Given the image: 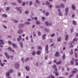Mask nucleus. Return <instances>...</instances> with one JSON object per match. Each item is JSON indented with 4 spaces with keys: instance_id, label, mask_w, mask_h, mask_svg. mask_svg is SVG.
Listing matches in <instances>:
<instances>
[{
    "instance_id": "nucleus-37",
    "label": "nucleus",
    "mask_w": 78,
    "mask_h": 78,
    "mask_svg": "<svg viewBox=\"0 0 78 78\" xmlns=\"http://www.w3.org/2000/svg\"><path fill=\"white\" fill-rule=\"evenodd\" d=\"M32 4H33V2L30 1L29 2V5H30V6H31V5H32Z\"/></svg>"
},
{
    "instance_id": "nucleus-16",
    "label": "nucleus",
    "mask_w": 78,
    "mask_h": 78,
    "mask_svg": "<svg viewBox=\"0 0 78 78\" xmlns=\"http://www.w3.org/2000/svg\"><path fill=\"white\" fill-rule=\"evenodd\" d=\"M30 58L27 57L26 59H24V61L26 62H27L28 61H29V60H30Z\"/></svg>"
},
{
    "instance_id": "nucleus-25",
    "label": "nucleus",
    "mask_w": 78,
    "mask_h": 78,
    "mask_svg": "<svg viewBox=\"0 0 78 78\" xmlns=\"http://www.w3.org/2000/svg\"><path fill=\"white\" fill-rule=\"evenodd\" d=\"M44 31L45 32H47V33L49 32V30L46 28H44Z\"/></svg>"
},
{
    "instance_id": "nucleus-49",
    "label": "nucleus",
    "mask_w": 78,
    "mask_h": 78,
    "mask_svg": "<svg viewBox=\"0 0 78 78\" xmlns=\"http://www.w3.org/2000/svg\"><path fill=\"white\" fill-rule=\"evenodd\" d=\"M36 54V52L35 51H33L32 53V55H34Z\"/></svg>"
},
{
    "instance_id": "nucleus-13",
    "label": "nucleus",
    "mask_w": 78,
    "mask_h": 78,
    "mask_svg": "<svg viewBox=\"0 0 78 78\" xmlns=\"http://www.w3.org/2000/svg\"><path fill=\"white\" fill-rule=\"evenodd\" d=\"M59 52L57 51L56 52V54L55 55V56L58 57V56H59Z\"/></svg>"
},
{
    "instance_id": "nucleus-6",
    "label": "nucleus",
    "mask_w": 78,
    "mask_h": 78,
    "mask_svg": "<svg viewBox=\"0 0 78 78\" xmlns=\"http://www.w3.org/2000/svg\"><path fill=\"white\" fill-rule=\"evenodd\" d=\"M23 33V30L22 29H19L17 32L18 34H22Z\"/></svg>"
},
{
    "instance_id": "nucleus-64",
    "label": "nucleus",
    "mask_w": 78,
    "mask_h": 78,
    "mask_svg": "<svg viewBox=\"0 0 78 78\" xmlns=\"http://www.w3.org/2000/svg\"><path fill=\"white\" fill-rule=\"evenodd\" d=\"M0 42H3V40L2 39L0 40Z\"/></svg>"
},
{
    "instance_id": "nucleus-40",
    "label": "nucleus",
    "mask_w": 78,
    "mask_h": 78,
    "mask_svg": "<svg viewBox=\"0 0 78 78\" xmlns=\"http://www.w3.org/2000/svg\"><path fill=\"white\" fill-rule=\"evenodd\" d=\"M70 74L69 76V78H72V76H73V74Z\"/></svg>"
},
{
    "instance_id": "nucleus-56",
    "label": "nucleus",
    "mask_w": 78,
    "mask_h": 78,
    "mask_svg": "<svg viewBox=\"0 0 78 78\" xmlns=\"http://www.w3.org/2000/svg\"><path fill=\"white\" fill-rule=\"evenodd\" d=\"M13 22L14 23H17V20H14L13 21Z\"/></svg>"
},
{
    "instance_id": "nucleus-19",
    "label": "nucleus",
    "mask_w": 78,
    "mask_h": 78,
    "mask_svg": "<svg viewBox=\"0 0 78 78\" xmlns=\"http://www.w3.org/2000/svg\"><path fill=\"white\" fill-rule=\"evenodd\" d=\"M47 35V34H44L42 37V38H43V39H45V36H46V35Z\"/></svg>"
},
{
    "instance_id": "nucleus-58",
    "label": "nucleus",
    "mask_w": 78,
    "mask_h": 78,
    "mask_svg": "<svg viewBox=\"0 0 78 78\" xmlns=\"http://www.w3.org/2000/svg\"><path fill=\"white\" fill-rule=\"evenodd\" d=\"M50 78H55V76H53L50 75Z\"/></svg>"
},
{
    "instance_id": "nucleus-23",
    "label": "nucleus",
    "mask_w": 78,
    "mask_h": 78,
    "mask_svg": "<svg viewBox=\"0 0 78 78\" xmlns=\"http://www.w3.org/2000/svg\"><path fill=\"white\" fill-rule=\"evenodd\" d=\"M62 57L63 60H64V59H65V58H66V55H65V54H63Z\"/></svg>"
},
{
    "instance_id": "nucleus-15",
    "label": "nucleus",
    "mask_w": 78,
    "mask_h": 78,
    "mask_svg": "<svg viewBox=\"0 0 78 78\" xmlns=\"http://www.w3.org/2000/svg\"><path fill=\"white\" fill-rule=\"evenodd\" d=\"M61 62H62V61H58L56 63V64H57V65H59V64H61Z\"/></svg>"
},
{
    "instance_id": "nucleus-2",
    "label": "nucleus",
    "mask_w": 78,
    "mask_h": 78,
    "mask_svg": "<svg viewBox=\"0 0 78 78\" xmlns=\"http://www.w3.org/2000/svg\"><path fill=\"white\" fill-rule=\"evenodd\" d=\"M22 7H16L15 8L18 11H20V13H21L22 12Z\"/></svg>"
},
{
    "instance_id": "nucleus-34",
    "label": "nucleus",
    "mask_w": 78,
    "mask_h": 78,
    "mask_svg": "<svg viewBox=\"0 0 78 78\" xmlns=\"http://www.w3.org/2000/svg\"><path fill=\"white\" fill-rule=\"evenodd\" d=\"M61 37H59L58 38L57 41L58 42H60V41H61Z\"/></svg>"
},
{
    "instance_id": "nucleus-30",
    "label": "nucleus",
    "mask_w": 78,
    "mask_h": 78,
    "mask_svg": "<svg viewBox=\"0 0 78 78\" xmlns=\"http://www.w3.org/2000/svg\"><path fill=\"white\" fill-rule=\"evenodd\" d=\"M2 17H4L5 18H6L7 17V16L5 14L2 15Z\"/></svg>"
},
{
    "instance_id": "nucleus-27",
    "label": "nucleus",
    "mask_w": 78,
    "mask_h": 78,
    "mask_svg": "<svg viewBox=\"0 0 78 78\" xmlns=\"http://www.w3.org/2000/svg\"><path fill=\"white\" fill-rule=\"evenodd\" d=\"M25 69L27 71H29V70H30V68L26 66L25 67Z\"/></svg>"
},
{
    "instance_id": "nucleus-48",
    "label": "nucleus",
    "mask_w": 78,
    "mask_h": 78,
    "mask_svg": "<svg viewBox=\"0 0 78 78\" xmlns=\"http://www.w3.org/2000/svg\"><path fill=\"white\" fill-rule=\"evenodd\" d=\"M9 73H12V72H13V70L12 69H10L9 71Z\"/></svg>"
},
{
    "instance_id": "nucleus-11",
    "label": "nucleus",
    "mask_w": 78,
    "mask_h": 78,
    "mask_svg": "<svg viewBox=\"0 0 78 78\" xmlns=\"http://www.w3.org/2000/svg\"><path fill=\"white\" fill-rule=\"evenodd\" d=\"M21 39H22V36L21 35H20L19 37H18L17 39V41L18 42H19L20 40H21Z\"/></svg>"
},
{
    "instance_id": "nucleus-53",
    "label": "nucleus",
    "mask_w": 78,
    "mask_h": 78,
    "mask_svg": "<svg viewBox=\"0 0 78 78\" xmlns=\"http://www.w3.org/2000/svg\"><path fill=\"white\" fill-rule=\"evenodd\" d=\"M55 73L56 76H58L59 75V73L58 72H56V73Z\"/></svg>"
},
{
    "instance_id": "nucleus-55",
    "label": "nucleus",
    "mask_w": 78,
    "mask_h": 78,
    "mask_svg": "<svg viewBox=\"0 0 78 78\" xmlns=\"http://www.w3.org/2000/svg\"><path fill=\"white\" fill-rule=\"evenodd\" d=\"M70 63L71 65H73V64L74 63V62H73V61H72Z\"/></svg>"
},
{
    "instance_id": "nucleus-12",
    "label": "nucleus",
    "mask_w": 78,
    "mask_h": 78,
    "mask_svg": "<svg viewBox=\"0 0 78 78\" xmlns=\"http://www.w3.org/2000/svg\"><path fill=\"white\" fill-rule=\"evenodd\" d=\"M69 39V35L67 34L65 36V40L66 41H67Z\"/></svg>"
},
{
    "instance_id": "nucleus-32",
    "label": "nucleus",
    "mask_w": 78,
    "mask_h": 78,
    "mask_svg": "<svg viewBox=\"0 0 78 78\" xmlns=\"http://www.w3.org/2000/svg\"><path fill=\"white\" fill-rule=\"evenodd\" d=\"M18 3H21L22 2V1L21 0H17Z\"/></svg>"
},
{
    "instance_id": "nucleus-35",
    "label": "nucleus",
    "mask_w": 78,
    "mask_h": 78,
    "mask_svg": "<svg viewBox=\"0 0 78 78\" xmlns=\"http://www.w3.org/2000/svg\"><path fill=\"white\" fill-rule=\"evenodd\" d=\"M60 7H61V8H64V5L63 4H61L60 5Z\"/></svg>"
},
{
    "instance_id": "nucleus-63",
    "label": "nucleus",
    "mask_w": 78,
    "mask_h": 78,
    "mask_svg": "<svg viewBox=\"0 0 78 78\" xmlns=\"http://www.w3.org/2000/svg\"><path fill=\"white\" fill-rule=\"evenodd\" d=\"M7 4V2L5 1L4 2V5H6Z\"/></svg>"
},
{
    "instance_id": "nucleus-17",
    "label": "nucleus",
    "mask_w": 78,
    "mask_h": 78,
    "mask_svg": "<svg viewBox=\"0 0 78 78\" xmlns=\"http://www.w3.org/2000/svg\"><path fill=\"white\" fill-rule=\"evenodd\" d=\"M55 71H54V73H56V72H58V68H55L54 69Z\"/></svg>"
},
{
    "instance_id": "nucleus-7",
    "label": "nucleus",
    "mask_w": 78,
    "mask_h": 78,
    "mask_svg": "<svg viewBox=\"0 0 78 78\" xmlns=\"http://www.w3.org/2000/svg\"><path fill=\"white\" fill-rule=\"evenodd\" d=\"M69 12V9L68 8H66L65 10V12L66 13L65 15L66 16H67V14H68V12Z\"/></svg>"
},
{
    "instance_id": "nucleus-3",
    "label": "nucleus",
    "mask_w": 78,
    "mask_h": 78,
    "mask_svg": "<svg viewBox=\"0 0 78 78\" xmlns=\"http://www.w3.org/2000/svg\"><path fill=\"white\" fill-rule=\"evenodd\" d=\"M15 67L16 69H19L20 67V65H19V63H16L15 64Z\"/></svg>"
},
{
    "instance_id": "nucleus-31",
    "label": "nucleus",
    "mask_w": 78,
    "mask_h": 78,
    "mask_svg": "<svg viewBox=\"0 0 78 78\" xmlns=\"http://www.w3.org/2000/svg\"><path fill=\"white\" fill-rule=\"evenodd\" d=\"M40 23H41L39 21H36V24H37V25H39Z\"/></svg>"
},
{
    "instance_id": "nucleus-10",
    "label": "nucleus",
    "mask_w": 78,
    "mask_h": 78,
    "mask_svg": "<svg viewBox=\"0 0 78 78\" xmlns=\"http://www.w3.org/2000/svg\"><path fill=\"white\" fill-rule=\"evenodd\" d=\"M76 72H77V69H74V70L72 72V74H74Z\"/></svg>"
},
{
    "instance_id": "nucleus-24",
    "label": "nucleus",
    "mask_w": 78,
    "mask_h": 78,
    "mask_svg": "<svg viewBox=\"0 0 78 78\" xmlns=\"http://www.w3.org/2000/svg\"><path fill=\"white\" fill-rule=\"evenodd\" d=\"M41 51H38L36 52V54L37 55H39L40 54H41Z\"/></svg>"
},
{
    "instance_id": "nucleus-21",
    "label": "nucleus",
    "mask_w": 78,
    "mask_h": 78,
    "mask_svg": "<svg viewBox=\"0 0 78 78\" xmlns=\"http://www.w3.org/2000/svg\"><path fill=\"white\" fill-rule=\"evenodd\" d=\"M73 49H71V52L69 53V55H73Z\"/></svg>"
},
{
    "instance_id": "nucleus-4",
    "label": "nucleus",
    "mask_w": 78,
    "mask_h": 78,
    "mask_svg": "<svg viewBox=\"0 0 78 78\" xmlns=\"http://www.w3.org/2000/svg\"><path fill=\"white\" fill-rule=\"evenodd\" d=\"M4 55L6 56V58L7 59H10V56H9V55H8V53H7V52H5L4 53Z\"/></svg>"
},
{
    "instance_id": "nucleus-22",
    "label": "nucleus",
    "mask_w": 78,
    "mask_h": 78,
    "mask_svg": "<svg viewBox=\"0 0 78 78\" xmlns=\"http://www.w3.org/2000/svg\"><path fill=\"white\" fill-rule=\"evenodd\" d=\"M20 45L21 48H23V43H22V42H20Z\"/></svg>"
},
{
    "instance_id": "nucleus-60",
    "label": "nucleus",
    "mask_w": 78,
    "mask_h": 78,
    "mask_svg": "<svg viewBox=\"0 0 78 78\" xmlns=\"http://www.w3.org/2000/svg\"><path fill=\"white\" fill-rule=\"evenodd\" d=\"M25 2H24L22 4V6H25Z\"/></svg>"
},
{
    "instance_id": "nucleus-45",
    "label": "nucleus",
    "mask_w": 78,
    "mask_h": 78,
    "mask_svg": "<svg viewBox=\"0 0 78 78\" xmlns=\"http://www.w3.org/2000/svg\"><path fill=\"white\" fill-rule=\"evenodd\" d=\"M55 36V34L54 33L51 35V37H54V36Z\"/></svg>"
},
{
    "instance_id": "nucleus-54",
    "label": "nucleus",
    "mask_w": 78,
    "mask_h": 78,
    "mask_svg": "<svg viewBox=\"0 0 78 78\" xmlns=\"http://www.w3.org/2000/svg\"><path fill=\"white\" fill-rule=\"evenodd\" d=\"M50 2H48V1H47L46 2V3L47 5H48L50 4Z\"/></svg>"
},
{
    "instance_id": "nucleus-39",
    "label": "nucleus",
    "mask_w": 78,
    "mask_h": 78,
    "mask_svg": "<svg viewBox=\"0 0 78 78\" xmlns=\"http://www.w3.org/2000/svg\"><path fill=\"white\" fill-rule=\"evenodd\" d=\"M25 23L26 25H29V24H30V22H25Z\"/></svg>"
},
{
    "instance_id": "nucleus-29",
    "label": "nucleus",
    "mask_w": 78,
    "mask_h": 78,
    "mask_svg": "<svg viewBox=\"0 0 78 78\" xmlns=\"http://www.w3.org/2000/svg\"><path fill=\"white\" fill-rule=\"evenodd\" d=\"M10 75V73L9 72H7L6 73V76H9Z\"/></svg>"
},
{
    "instance_id": "nucleus-20",
    "label": "nucleus",
    "mask_w": 78,
    "mask_h": 78,
    "mask_svg": "<svg viewBox=\"0 0 78 78\" xmlns=\"http://www.w3.org/2000/svg\"><path fill=\"white\" fill-rule=\"evenodd\" d=\"M45 50L46 51H48V45L47 44L45 48Z\"/></svg>"
},
{
    "instance_id": "nucleus-33",
    "label": "nucleus",
    "mask_w": 78,
    "mask_h": 78,
    "mask_svg": "<svg viewBox=\"0 0 78 78\" xmlns=\"http://www.w3.org/2000/svg\"><path fill=\"white\" fill-rule=\"evenodd\" d=\"M73 23L74 25H76V22L75 21H73Z\"/></svg>"
},
{
    "instance_id": "nucleus-36",
    "label": "nucleus",
    "mask_w": 78,
    "mask_h": 78,
    "mask_svg": "<svg viewBox=\"0 0 78 78\" xmlns=\"http://www.w3.org/2000/svg\"><path fill=\"white\" fill-rule=\"evenodd\" d=\"M29 13V11H26L25 12V14H28Z\"/></svg>"
},
{
    "instance_id": "nucleus-57",
    "label": "nucleus",
    "mask_w": 78,
    "mask_h": 78,
    "mask_svg": "<svg viewBox=\"0 0 78 78\" xmlns=\"http://www.w3.org/2000/svg\"><path fill=\"white\" fill-rule=\"evenodd\" d=\"M74 54H75V56L76 57H76L78 56V55H77V53H75Z\"/></svg>"
},
{
    "instance_id": "nucleus-14",
    "label": "nucleus",
    "mask_w": 78,
    "mask_h": 78,
    "mask_svg": "<svg viewBox=\"0 0 78 78\" xmlns=\"http://www.w3.org/2000/svg\"><path fill=\"white\" fill-rule=\"evenodd\" d=\"M4 45L5 44L4 43V42H0V47H1V48H3V46L2 45Z\"/></svg>"
},
{
    "instance_id": "nucleus-47",
    "label": "nucleus",
    "mask_w": 78,
    "mask_h": 78,
    "mask_svg": "<svg viewBox=\"0 0 78 78\" xmlns=\"http://www.w3.org/2000/svg\"><path fill=\"white\" fill-rule=\"evenodd\" d=\"M38 50H42V47L41 46H38Z\"/></svg>"
},
{
    "instance_id": "nucleus-26",
    "label": "nucleus",
    "mask_w": 78,
    "mask_h": 78,
    "mask_svg": "<svg viewBox=\"0 0 78 78\" xmlns=\"http://www.w3.org/2000/svg\"><path fill=\"white\" fill-rule=\"evenodd\" d=\"M72 7L73 9V10H75L76 9L75 6L74 5H73L72 6Z\"/></svg>"
},
{
    "instance_id": "nucleus-28",
    "label": "nucleus",
    "mask_w": 78,
    "mask_h": 78,
    "mask_svg": "<svg viewBox=\"0 0 78 78\" xmlns=\"http://www.w3.org/2000/svg\"><path fill=\"white\" fill-rule=\"evenodd\" d=\"M10 9V7H7L6 8V10L7 11H8Z\"/></svg>"
},
{
    "instance_id": "nucleus-38",
    "label": "nucleus",
    "mask_w": 78,
    "mask_h": 78,
    "mask_svg": "<svg viewBox=\"0 0 78 78\" xmlns=\"http://www.w3.org/2000/svg\"><path fill=\"white\" fill-rule=\"evenodd\" d=\"M35 2L36 3H40V1L38 0H36L35 1Z\"/></svg>"
},
{
    "instance_id": "nucleus-62",
    "label": "nucleus",
    "mask_w": 78,
    "mask_h": 78,
    "mask_svg": "<svg viewBox=\"0 0 78 78\" xmlns=\"http://www.w3.org/2000/svg\"><path fill=\"white\" fill-rule=\"evenodd\" d=\"M47 58H48V55L46 56L45 57V60H47Z\"/></svg>"
},
{
    "instance_id": "nucleus-59",
    "label": "nucleus",
    "mask_w": 78,
    "mask_h": 78,
    "mask_svg": "<svg viewBox=\"0 0 78 78\" xmlns=\"http://www.w3.org/2000/svg\"><path fill=\"white\" fill-rule=\"evenodd\" d=\"M27 21H28V22H30L31 21V20L30 19H28L27 20Z\"/></svg>"
},
{
    "instance_id": "nucleus-5",
    "label": "nucleus",
    "mask_w": 78,
    "mask_h": 78,
    "mask_svg": "<svg viewBox=\"0 0 78 78\" xmlns=\"http://www.w3.org/2000/svg\"><path fill=\"white\" fill-rule=\"evenodd\" d=\"M58 14H59V16H62L63 14L62 12H61V9H58Z\"/></svg>"
},
{
    "instance_id": "nucleus-51",
    "label": "nucleus",
    "mask_w": 78,
    "mask_h": 78,
    "mask_svg": "<svg viewBox=\"0 0 78 78\" xmlns=\"http://www.w3.org/2000/svg\"><path fill=\"white\" fill-rule=\"evenodd\" d=\"M48 6H49V8H51V7H52V6H53L52 5H51V4H49L48 5Z\"/></svg>"
},
{
    "instance_id": "nucleus-41",
    "label": "nucleus",
    "mask_w": 78,
    "mask_h": 78,
    "mask_svg": "<svg viewBox=\"0 0 78 78\" xmlns=\"http://www.w3.org/2000/svg\"><path fill=\"white\" fill-rule=\"evenodd\" d=\"M52 67H53V68L54 69H56V68H56V65H53V66H52Z\"/></svg>"
},
{
    "instance_id": "nucleus-18",
    "label": "nucleus",
    "mask_w": 78,
    "mask_h": 78,
    "mask_svg": "<svg viewBox=\"0 0 78 78\" xmlns=\"http://www.w3.org/2000/svg\"><path fill=\"white\" fill-rule=\"evenodd\" d=\"M12 45L13 47L14 48H17V46L16 45V44H12Z\"/></svg>"
},
{
    "instance_id": "nucleus-1",
    "label": "nucleus",
    "mask_w": 78,
    "mask_h": 78,
    "mask_svg": "<svg viewBox=\"0 0 78 78\" xmlns=\"http://www.w3.org/2000/svg\"><path fill=\"white\" fill-rule=\"evenodd\" d=\"M77 41V39L76 38H74L73 40V41H71V42L69 44V45H70L71 46H69V48H70L71 47H73V44H75V41Z\"/></svg>"
},
{
    "instance_id": "nucleus-50",
    "label": "nucleus",
    "mask_w": 78,
    "mask_h": 78,
    "mask_svg": "<svg viewBox=\"0 0 78 78\" xmlns=\"http://www.w3.org/2000/svg\"><path fill=\"white\" fill-rule=\"evenodd\" d=\"M33 36H34V37H36V34H35V32H34L33 33Z\"/></svg>"
},
{
    "instance_id": "nucleus-46",
    "label": "nucleus",
    "mask_w": 78,
    "mask_h": 78,
    "mask_svg": "<svg viewBox=\"0 0 78 78\" xmlns=\"http://www.w3.org/2000/svg\"><path fill=\"white\" fill-rule=\"evenodd\" d=\"M21 61L23 63V64H24L25 62H24V59H23V58H21Z\"/></svg>"
},
{
    "instance_id": "nucleus-42",
    "label": "nucleus",
    "mask_w": 78,
    "mask_h": 78,
    "mask_svg": "<svg viewBox=\"0 0 78 78\" xmlns=\"http://www.w3.org/2000/svg\"><path fill=\"white\" fill-rule=\"evenodd\" d=\"M56 8H58V9L59 8H61V6H59V5H56Z\"/></svg>"
},
{
    "instance_id": "nucleus-44",
    "label": "nucleus",
    "mask_w": 78,
    "mask_h": 78,
    "mask_svg": "<svg viewBox=\"0 0 78 78\" xmlns=\"http://www.w3.org/2000/svg\"><path fill=\"white\" fill-rule=\"evenodd\" d=\"M45 24L47 25V26H48L49 25V24H48V22L46 21L45 23Z\"/></svg>"
},
{
    "instance_id": "nucleus-52",
    "label": "nucleus",
    "mask_w": 78,
    "mask_h": 78,
    "mask_svg": "<svg viewBox=\"0 0 78 78\" xmlns=\"http://www.w3.org/2000/svg\"><path fill=\"white\" fill-rule=\"evenodd\" d=\"M39 65V63L38 62H37L35 63V64L34 65L35 66H37Z\"/></svg>"
},
{
    "instance_id": "nucleus-8",
    "label": "nucleus",
    "mask_w": 78,
    "mask_h": 78,
    "mask_svg": "<svg viewBox=\"0 0 78 78\" xmlns=\"http://www.w3.org/2000/svg\"><path fill=\"white\" fill-rule=\"evenodd\" d=\"M24 27V24L23 23H21L20 24L18 27L19 28H23Z\"/></svg>"
},
{
    "instance_id": "nucleus-43",
    "label": "nucleus",
    "mask_w": 78,
    "mask_h": 78,
    "mask_svg": "<svg viewBox=\"0 0 78 78\" xmlns=\"http://www.w3.org/2000/svg\"><path fill=\"white\" fill-rule=\"evenodd\" d=\"M45 15L46 16H48L49 15V13L48 12H46L45 14Z\"/></svg>"
},
{
    "instance_id": "nucleus-9",
    "label": "nucleus",
    "mask_w": 78,
    "mask_h": 78,
    "mask_svg": "<svg viewBox=\"0 0 78 78\" xmlns=\"http://www.w3.org/2000/svg\"><path fill=\"white\" fill-rule=\"evenodd\" d=\"M8 49L10 51H12V52H14V50H12L11 47H9L8 48Z\"/></svg>"
},
{
    "instance_id": "nucleus-61",
    "label": "nucleus",
    "mask_w": 78,
    "mask_h": 78,
    "mask_svg": "<svg viewBox=\"0 0 78 78\" xmlns=\"http://www.w3.org/2000/svg\"><path fill=\"white\" fill-rule=\"evenodd\" d=\"M38 36H41V32H39L38 33Z\"/></svg>"
}]
</instances>
